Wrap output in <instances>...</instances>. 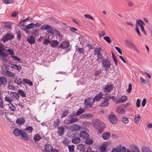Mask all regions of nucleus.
I'll return each instance as SVG.
<instances>
[{
    "mask_svg": "<svg viewBox=\"0 0 152 152\" xmlns=\"http://www.w3.org/2000/svg\"><path fill=\"white\" fill-rule=\"evenodd\" d=\"M3 51L4 50H2L0 52V57L1 56L7 57L8 56V54L4 52Z\"/></svg>",
    "mask_w": 152,
    "mask_h": 152,
    "instance_id": "nucleus-47",
    "label": "nucleus"
},
{
    "mask_svg": "<svg viewBox=\"0 0 152 152\" xmlns=\"http://www.w3.org/2000/svg\"><path fill=\"white\" fill-rule=\"evenodd\" d=\"M6 51H7L9 52V54L11 55V56H13L12 55L14 54V52L11 49H6Z\"/></svg>",
    "mask_w": 152,
    "mask_h": 152,
    "instance_id": "nucleus-53",
    "label": "nucleus"
},
{
    "mask_svg": "<svg viewBox=\"0 0 152 152\" xmlns=\"http://www.w3.org/2000/svg\"><path fill=\"white\" fill-rule=\"evenodd\" d=\"M12 98V97H10L6 96L5 98V100L8 102L9 103H11L13 100L11 98Z\"/></svg>",
    "mask_w": 152,
    "mask_h": 152,
    "instance_id": "nucleus-50",
    "label": "nucleus"
},
{
    "mask_svg": "<svg viewBox=\"0 0 152 152\" xmlns=\"http://www.w3.org/2000/svg\"><path fill=\"white\" fill-rule=\"evenodd\" d=\"M59 43V42H58L56 40H53L50 41V46L53 48L56 47Z\"/></svg>",
    "mask_w": 152,
    "mask_h": 152,
    "instance_id": "nucleus-23",
    "label": "nucleus"
},
{
    "mask_svg": "<svg viewBox=\"0 0 152 152\" xmlns=\"http://www.w3.org/2000/svg\"><path fill=\"white\" fill-rule=\"evenodd\" d=\"M122 121L124 124H126L128 123L129 119L127 118H123L122 119Z\"/></svg>",
    "mask_w": 152,
    "mask_h": 152,
    "instance_id": "nucleus-51",
    "label": "nucleus"
},
{
    "mask_svg": "<svg viewBox=\"0 0 152 152\" xmlns=\"http://www.w3.org/2000/svg\"><path fill=\"white\" fill-rule=\"evenodd\" d=\"M8 105L9 106V107L10 109L13 111L15 110V107L14 105H11V106H10V105Z\"/></svg>",
    "mask_w": 152,
    "mask_h": 152,
    "instance_id": "nucleus-62",
    "label": "nucleus"
},
{
    "mask_svg": "<svg viewBox=\"0 0 152 152\" xmlns=\"http://www.w3.org/2000/svg\"><path fill=\"white\" fill-rule=\"evenodd\" d=\"M108 119L113 124H115L117 121V118L113 113H111L108 116Z\"/></svg>",
    "mask_w": 152,
    "mask_h": 152,
    "instance_id": "nucleus-5",
    "label": "nucleus"
},
{
    "mask_svg": "<svg viewBox=\"0 0 152 152\" xmlns=\"http://www.w3.org/2000/svg\"><path fill=\"white\" fill-rule=\"evenodd\" d=\"M66 128V126H64V127L62 126L58 127V130L57 132L59 135H62L64 134V129Z\"/></svg>",
    "mask_w": 152,
    "mask_h": 152,
    "instance_id": "nucleus-9",
    "label": "nucleus"
},
{
    "mask_svg": "<svg viewBox=\"0 0 152 152\" xmlns=\"http://www.w3.org/2000/svg\"><path fill=\"white\" fill-rule=\"evenodd\" d=\"M68 113L69 112L68 110H65L62 113L61 117L62 118L63 117H65L68 114Z\"/></svg>",
    "mask_w": 152,
    "mask_h": 152,
    "instance_id": "nucleus-52",
    "label": "nucleus"
},
{
    "mask_svg": "<svg viewBox=\"0 0 152 152\" xmlns=\"http://www.w3.org/2000/svg\"><path fill=\"white\" fill-rule=\"evenodd\" d=\"M103 94L102 93H100L97 95L93 99L94 101H98L100 100L101 98L102 97Z\"/></svg>",
    "mask_w": 152,
    "mask_h": 152,
    "instance_id": "nucleus-18",
    "label": "nucleus"
},
{
    "mask_svg": "<svg viewBox=\"0 0 152 152\" xmlns=\"http://www.w3.org/2000/svg\"><path fill=\"white\" fill-rule=\"evenodd\" d=\"M127 99V97L126 96H122L120 99H117L116 101V104L121 103L126 101Z\"/></svg>",
    "mask_w": 152,
    "mask_h": 152,
    "instance_id": "nucleus-16",
    "label": "nucleus"
},
{
    "mask_svg": "<svg viewBox=\"0 0 152 152\" xmlns=\"http://www.w3.org/2000/svg\"><path fill=\"white\" fill-rule=\"evenodd\" d=\"M85 109L84 108H80L79 110L77 112L76 115H80L83 113L85 110Z\"/></svg>",
    "mask_w": 152,
    "mask_h": 152,
    "instance_id": "nucleus-39",
    "label": "nucleus"
},
{
    "mask_svg": "<svg viewBox=\"0 0 152 152\" xmlns=\"http://www.w3.org/2000/svg\"><path fill=\"white\" fill-rule=\"evenodd\" d=\"M140 119V115L137 114L135 115L134 116V121L136 124H137L139 121Z\"/></svg>",
    "mask_w": 152,
    "mask_h": 152,
    "instance_id": "nucleus-31",
    "label": "nucleus"
},
{
    "mask_svg": "<svg viewBox=\"0 0 152 152\" xmlns=\"http://www.w3.org/2000/svg\"><path fill=\"white\" fill-rule=\"evenodd\" d=\"M77 50L79 53L81 54H83L84 53V50L82 48H78Z\"/></svg>",
    "mask_w": 152,
    "mask_h": 152,
    "instance_id": "nucleus-56",
    "label": "nucleus"
},
{
    "mask_svg": "<svg viewBox=\"0 0 152 152\" xmlns=\"http://www.w3.org/2000/svg\"><path fill=\"white\" fill-rule=\"evenodd\" d=\"M53 29L52 27L47 24H45L42 26L40 28L41 30H46L47 32L51 34H53V32H52Z\"/></svg>",
    "mask_w": 152,
    "mask_h": 152,
    "instance_id": "nucleus-4",
    "label": "nucleus"
},
{
    "mask_svg": "<svg viewBox=\"0 0 152 152\" xmlns=\"http://www.w3.org/2000/svg\"><path fill=\"white\" fill-rule=\"evenodd\" d=\"M93 140L91 139L87 138L85 140V142L87 145H90L92 144L93 142Z\"/></svg>",
    "mask_w": 152,
    "mask_h": 152,
    "instance_id": "nucleus-34",
    "label": "nucleus"
},
{
    "mask_svg": "<svg viewBox=\"0 0 152 152\" xmlns=\"http://www.w3.org/2000/svg\"><path fill=\"white\" fill-rule=\"evenodd\" d=\"M72 142L74 144H77L80 142V139L79 137H75L72 140Z\"/></svg>",
    "mask_w": 152,
    "mask_h": 152,
    "instance_id": "nucleus-27",
    "label": "nucleus"
},
{
    "mask_svg": "<svg viewBox=\"0 0 152 152\" xmlns=\"http://www.w3.org/2000/svg\"><path fill=\"white\" fill-rule=\"evenodd\" d=\"M25 122V120L23 117H20L17 118L16 123L17 124L20 125L23 124Z\"/></svg>",
    "mask_w": 152,
    "mask_h": 152,
    "instance_id": "nucleus-19",
    "label": "nucleus"
},
{
    "mask_svg": "<svg viewBox=\"0 0 152 152\" xmlns=\"http://www.w3.org/2000/svg\"><path fill=\"white\" fill-rule=\"evenodd\" d=\"M141 149L142 152H152L149 148L145 146H142Z\"/></svg>",
    "mask_w": 152,
    "mask_h": 152,
    "instance_id": "nucleus-33",
    "label": "nucleus"
},
{
    "mask_svg": "<svg viewBox=\"0 0 152 152\" xmlns=\"http://www.w3.org/2000/svg\"><path fill=\"white\" fill-rule=\"evenodd\" d=\"M12 66L13 68L16 69L18 70H20L21 69V66L17 65L15 64H13Z\"/></svg>",
    "mask_w": 152,
    "mask_h": 152,
    "instance_id": "nucleus-44",
    "label": "nucleus"
},
{
    "mask_svg": "<svg viewBox=\"0 0 152 152\" xmlns=\"http://www.w3.org/2000/svg\"><path fill=\"white\" fill-rule=\"evenodd\" d=\"M52 32H53V34H55L58 36L60 35V32L56 29H55L54 30H53Z\"/></svg>",
    "mask_w": 152,
    "mask_h": 152,
    "instance_id": "nucleus-48",
    "label": "nucleus"
},
{
    "mask_svg": "<svg viewBox=\"0 0 152 152\" xmlns=\"http://www.w3.org/2000/svg\"><path fill=\"white\" fill-rule=\"evenodd\" d=\"M15 83L18 85H20L21 84H23V83L21 81V80L19 79H15L14 80Z\"/></svg>",
    "mask_w": 152,
    "mask_h": 152,
    "instance_id": "nucleus-40",
    "label": "nucleus"
},
{
    "mask_svg": "<svg viewBox=\"0 0 152 152\" xmlns=\"http://www.w3.org/2000/svg\"><path fill=\"white\" fill-rule=\"evenodd\" d=\"M105 100V101L104 102V103H105L104 104H106V102H107L108 101V100L111 98V97L110 96V94H106L104 95V97H103Z\"/></svg>",
    "mask_w": 152,
    "mask_h": 152,
    "instance_id": "nucleus-26",
    "label": "nucleus"
},
{
    "mask_svg": "<svg viewBox=\"0 0 152 152\" xmlns=\"http://www.w3.org/2000/svg\"><path fill=\"white\" fill-rule=\"evenodd\" d=\"M23 81L24 82V83L29 85L31 86L33 85V83L32 82L30 81L29 80L25 78L23 79Z\"/></svg>",
    "mask_w": 152,
    "mask_h": 152,
    "instance_id": "nucleus-38",
    "label": "nucleus"
},
{
    "mask_svg": "<svg viewBox=\"0 0 152 152\" xmlns=\"http://www.w3.org/2000/svg\"><path fill=\"white\" fill-rule=\"evenodd\" d=\"M116 112L121 114H123L125 113V111L121 106V105H119L117 108Z\"/></svg>",
    "mask_w": 152,
    "mask_h": 152,
    "instance_id": "nucleus-17",
    "label": "nucleus"
},
{
    "mask_svg": "<svg viewBox=\"0 0 152 152\" xmlns=\"http://www.w3.org/2000/svg\"><path fill=\"white\" fill-rule=\"evenodd\" d=\"M3 3L7 4H12L14 2L12 0H2Z\"/></svg>",
    "mask_w": 152,
    "mask_h": 152,
    "instance_id": "nucleus-46",
    "label": "nucleus"
},
{
    "mask_svg": "<svg viewBox=\"0 0 152 152\" xmlns=\"http://www.w3.org/2000/svg\"><path fill=\"white\" fill-rule=\"evenodd\" d=\"M69 46V43L66 41L63 42L60 45V47L62 49L68 48Z\"/></svg>",
    "mask_w": 152,
    "mask_h": 152,
    "instance_id": "nucleus-13",
    "label": "nucleus"
},
{
    "mask_svg": "<svg viewBox=\"0 0 152 152\" xmlns=\"http://www.w3.org/2000/svg\"><path fill=\"white\" fill-rule=\"evenodd\" d=\"M140 80L142 83L144 84H145L147 83V82L146 80L144 79L143 78L140 77Z\"/></svg>",
    "mask_w": 152,
    "mask_h": 152,
    "instance_id": "nucleus-55",
    "label": "nucleus"
},
{
    "mask_svg": "<svg viewBox=\"0 0 152 152\" xmlns=\"http://www.w3.org/2000/svg\"><path fill=\"white\" fill-rule=\"evenodd\" d=\"M92 115L91 114L87 113L83 114L81 115L79 117V118L80 119H83V118H88L91 117Z\"/></svg>",
    "mask_w": 152,
    "mask_h": 152,
    "instance_id": "nucleus-28",
    "label": "nucleus"
},
{
    "mask_svg": "<svg viewBox=\"0 0 152 152\" xmlns=\"http://www.w3.org/2000/svg\"><path fill=\"white\" fill-rule=\"evenodd\" d=\"M18 93L20 95L23 97H25L26 95L24 92L21 90L19 89L18 90Z\"/></svg>",
    "mask_w": 152,
    "mask_h": 152,
    "instance_id": "nucleus-45",
    "label": "nucleus"
},
{
    "mask_svg": "<svg viewBox=\"0 0 152 152\" xmlns=\"http://www.w3.org/2000/svg\"><path fill=\"white\" fill-rule=\"evenodd\" d=\"M78 120L79 118H78L72 117L70 119L68 120V123L69 124H71L74 122L78 121Z\"/></svg>",
    "mask_w": 152,
    "mask_h": 152,
    "instance_id": "nucleus-24",
    "label": "nucleus"
},
{
    "mask_svg": "<svg viewBox=\"0 0 152 152\" xmlns=\"http://www.w3.org/2000/svg\"><path fill=\"white\" fill-rule=\"evenodd\" d=\"M104 39L108 43H110L111 41L110 38L108 36L104 37H103Z\"/></svg>",
    "mask_w": 152,
    "mask_h": 152,
    "instance_id": "nucleus-49",
    "label": "nucleus"
},
{
    "mask_svg": "<svg viewBox=\"0 0 152 152\" xmlns=\"http://www.w3.org/2000/svg\"><path fill=\"white\" fill-rule=\"evenodd\" d=\"M50 41L49 40L45 39L43 41V44H44L45 45H46L48 43H50Z\"/></svg>",
    "mask_w": 152,
    "mask_h": 152,
    "instance_id": "nucleus-54",
    "label": "nucleus"
},
{
    "mask_svg": "<svg viewBox=\"0 0 152 152\" xmlns=\"http://www.w3.org/2000/svg\"><path fill=\"white\" fill-rule=\"evenodd\" d=\"M77 148L80 151L83 152L85 150L84 146L82 144H79L77 146Z\"/></svg>",
    "mask_w": 152,
    "mask_h": 152,
    "instance_id": "nucleus-32",
    "label": "nucleus"
},
{
    "mask_svg": "<svg viewBox=\"0 0 152 152\" xmlns=\"http://www.w3.org/2000/svg\"><path fill=\"white\" fill-rule=\"evenodd\" d=\"M34 26V23H30L26 25V27L23 28V30L25 31L26 33H27L28 32V29L33 28Z\"/></svg>",
    "mask_w": 152,
    "mask_h": 152,
    "instance_id": "nucleus-10",
    "label": "nucleus"
},
{
    "mask_svg": "<svg viewBox=\"0 0 152 152\" xmlns=\"http://www.w3.org/2000/svg\"><path fill=\"white\" fill-rule=\"evenodd\" d=\"M115 48L117 50L119 53L121 55L122 54L121 50L119 48L117 47H115Z\"/></svg>",
    "mask_w": 152,
    "mask_h": 152,
    "instance_id": "nucleus-61",
    "label": "nucleus"
},
{
    "mask_svg": "<svg viewBox=\"0 0 152 152\" xmlns=\"http://www.w3.org/2000/svg\"><path fill=\"white\" fill-rule=\"evenodd\" d=\"M44 150L47 151L48 152H51V150L52 149H53L52 145L49 144H47L44 146Z\"/></svg>",
    "mask_w": 152,
    "mask_h": 152,
    "instance_id": "nucleus-20",
    "label": "nucleus"
},
{
    "mask_svg": "<svg viewBox=\"0 0 152 152\" xmlns=\"http://www.w3.org/2000/svg\"><path fill=\"white\" fill-rule=\"evenodd\" d=\"M21 132H22L20 134V136L22 139L24 140L28 141L29 140V138L27 136V134L23 130H22Z\"/></svg>",
    "mask_w": 152,
    "mask_h": 152,
    "instance_id": "nucleus-15",
    "label": "nucleus"
},
{
    "mask_svg": "<svg viewBox=\"0 0 152 152\" xmlns=\"http://www.w3.org/2000/svg\"><path fill=\"white\" fill-rule=\"evenodd\" d=\"M27 41L31 44H33L35 42V37L31 35L27 38Z\"/></svg>",
    "mask_w": 152,
    "mask_h": 152,
    "instance_id": "nucleus-11",
    "label": "nucleus"
},
{
    "mask_svg": "<svg viewBox=\"0 0 152 152\" xmlns=\"http://www.w3.org/2000/svg\"><path fill=\"white\" fill-rule=\"evenodd\" d=\"M22 130H20L17 128L15 129L13 131V134L15 136H18L20 135L22 132Z\"/></svg>",
    "mask_w": 152,
    "mask_h": 152,
    "instance_id": "nucleus-21",
    "label": "nucleus"
},
{
    "mask_svg": "<svg viewBox=\"0 0 152 152\" xmlns=\"http://www.w3.org/2000/svg\"><path fill=\"white\" fill-rule=\"evenodd\" d=\"M94 102L93 99L89 98L85 100L84 104H93Z\"/></svg>",
    "mask_w": 152,
    "mask_h": 152,
    "instance_id": "nucleus-14",
    "label": "nucleus"
},
{
    "mask_svg": "<svg viewBox=\"0 0 152 152\" xmlns=\"http://www.w3.org/2000/svg\"><path fill=\"white\" fill-rule=\"evenodd\" d=\"M107 144L103 145L100 148V150L101 152L105 151L107 148Z\"/></svg>",
    "mask_w": 152,
    "mask_h": 152,
    "instance_id": "nucleus-36",
    "label": "nucleus"
},
{
    "mask_svg": "<svg viewBox=\"0 0 152 152\" xmlns=\"http://www.w3.org/2000/svg\"><path fill=\"white\" fill-rule=\"evenodd\" d=\"M113 88V86L112 85H107L106 87L104 88V91L105 92H109L111 91Z\"/></svg>",
    "mask_w": 152,
    "mask_h": 152,
    "instance_id": "nucleus-12",
    "label": "nucleus"
},
{
    "mask_svg": "<svg viewBox=\"0 0 152 152\" xmlns=\"http://www.w3.org/2000/svg\"><path fill=\"white\" fill-rule=\"evenodd\" d=\"M97 61L98 62V63H99L102 59L103 57L102 54L97 55Z\"/></svg>",
    "mask_w": 152,
    "mask_h": 152,
    "instance_id": "nucleus-42",
    "label": "nucleus"
},
{
    "mask_svg": "<svg viewBox=\"0 0 152 152\" xmlns=\"http://www.w3.org/2000/svg\"><path fill=\"white\" fill-rule=\"evenodd\" d=\"M102 64L103 67L105 69L110 67L111 65L110 61L106 59H104L103 60Z\"/></svg>",
    "mask_w": 152,
    "mask_h": 152,
    "instance_id": "nucleus-6",
    "label": "nucleus"
},
{
    "mask_svg": "<svg viewBox=\"0 0 152 152\" xmlns=\"http://www.w3.org/2000/svg\"><path fill=\"white\" fill-rule=\"evenodd\" d=\"M14 38V35L8 32L2 37L1 40L4 42H5L8 40L12 39Z\"/></svg>",
    "mask_w": 152,
    "mask_h": 152,
    "instance_id": "nucleus-2",
    "label": "nucleus"
},
{
    "mask_svg": "<svg viewBox=\"0 0 152 152\" xmlns=\"http://www.w3.org/2000/svg\"><path fill=\"white\" fill-rule=\"evenodd\" d=\"M5 73L7 75L12 78L14 77L15 76V75L9 71H6Z\"/></svg>",
    "mask_w": 152,
    "mask_h": 152,
    "instance_id": "nucleus-37",
    "label": "nucleus"
},
{
    "mask_svg": "<svg viewBox=\"0 0 152 152\" xmlns=\"http://www.w3.org/2000/svg\"><path fill=\"white\" fill-rule=\"evenodd\" d=\"M60 122L58 121H55L54 122L53 126L55 127H56L58 126V124H59Z\"/></svg>",
    "mask_w": 152,
    "mask_h": 152,
    "instance_id": "nucleus-63",
    "label": "nucleus"
},
{
    "mask_svg": "<svg viewBox=\"0 0 152 152\" xmlns=\"http://www.w3.org/2000/svg\"><path fill=\"white\" fill-rule=\"evenodd\" d=\"M84 17L86 18H88L91 19L92 20H94V18L93 17L89 14H86L84 15Z\"/></svg>",
    "mask_w": 152,
    "mask_h": 152,
    "instance_id": "nucleus-58",
    "label": "nucleus"
},
{
    "mask_svg": "<svg viewBox=\"0 0 152 152\" xmlns=\"http://www.w3.org/2000/svg\"><path fill=\"white\" fill-rule=\"evenodd\" d=\"M33 129V128L30 126L26 127L25 129V130L28 131V132L29 133H31Z\"/></svg>",
    "mask_w": 152,
    "mask_h": 152,
    "instance_id": "nucleus-43",
    "label": "nucleus"
},
{
    "mask_svg": "<svg viewBox=\"0 0 152 152\" xmlns=\"http://www.w3.org/2000/svg\"><path fill=\"white\" fill-rule=\"evenodd\" d=\"M132 89V85L131 84H130L129 85L128 88L127 90V91L129 93H130L131 92V91Z\"/></svg>",
    "mask_w": 152,
    "mask_h": 152,
    "instance_id": "nucleus-57",
    "label": "nucleus"
},
{
    "mask_svg": "<svg viewBox=\"0 0 152 152\" xmlns=\"http://www.w3.org/2000/svg\"><path fill=\"white\" fill-rule=\"evenodd\" d=\"M110 132H106L103 133L102 136L103 139L106 140L110 138Z\"/></svg>",
    "mask_w": 152,
    "mask_h": 152,
    "instance_id": "nucleus-22",
    "label": "nucleus"
},
{
    "mask_svg": "<svg viewBox=\"0 0 152 152\" xmlns=\"http://www.w3.org/2000/svg\"><path fill=\"white\" fill-rule=\"evenodd\" d=\"M102 48L100 47L96 48L94 50V54L96 55L101 54L100 52Z\"/></svg>",
    "mask_w": 152,
    "mask_h": 152,
    "instance_id": "nucleus-29",
    "label": "nucleus"
},
{
    "mask_svg": "<svg viewBox=\"0 0 152 152\" xmlns=\"http://www.w3.org/2000/svg\"><path fill=\"white\" fill-rule=\"evenodd\" d=\"M11 57L14 59L15 60L19 61L20 60V59L18 58L17 56H11Z\"/></svg>",
    "mask_w": 152,
    "mask_h": 152,
    "instance_id": "nucleus-60",
    "label": "nucleus"
},
{
    "mask_svg": "<svg viewBox=\"0 0 152 152\" xmlns=\"http://www.w3.org/2000/svg\"><path fill=\"white\" fill-rule=\"evenodd\" d=\"M136 23L135 24L136 28H138L139 27H140L141 31L144 33H145V31L144 30V26H145L144 23L140 20H136Z\"/></svg>",
    "mask_w": 152,
    "mask_h": 152,
    "instance_id": "nucleus-3",
    "label": "nucleus"
},
{
    "mask_svg": "<svg viewBox=\"0 0 152 152\" xmlns=\"http://www.w3.org/2000/svg\"><path fill=\"white\" fill-rule=\"evenodd\" d=\"M42 138V137L38 134L35 135L34 137V139L36 142L39 141Z\"/></svg>",
    "mask_w": 152,
    "mask_h": 152,
    "instance_id": "nucleus-30",
    "label": "nucleus"
},
{
    "mask_svg": "<svg viewBox=\"0 0 152 152\" xmlns=\"http://www.w3.org/2000/svg\"><path fill=\"white\" fill-rule=\"evenodd\" d=\"M11 97L12 96V98H14L15 99H18L19 98V96L18 93L12 92L11 93Z\"/></svg>",
    "mask_w": 152,
    "mask_h": 152,
    "instance_id": "nucleus-35",
    "label": "nucleus"
},
{
    "mask_svg": "<svg viewBox=\"0 0 152 152\" xmlns=\"http://www.w3.org/2000/svg\"><path fill=\"white\" fill-rule=\"evenodd\" d=\"M68 147L69 152H74L75 146L74 145H68Z\"/></svg>",
    "mask_w": 152,
    "mask_h": 152,
    "instance_id": "nucleus-41",
    "label": "nucleus"
},
{
    "mask_svg": "<svg viewBox=\"0 0 152 152\" xmlns=\"http://www.w3.org/2000/svg\"><path fill=\"white\" fill-rule=\"evenodd\" d=\"M133 150L134 152H140L139 148L136 146H134V148Z\"/></svg>",
    "mask_w": 152,
    "mask_h": 152,
    "instance_id": "nucleus-64",
    "label": "nucleus"
},
{
    "mask_svg": "<svg viewBox=\"0 0 152 152\" xmlns=\"http://www.w3.org/2000/svg\"><path fill=\"white\" fill-rule=\"evenodd\" d=\"M117 152H121V145H120L117 147Z\"/></svg>",
    "mask_w": 152,
    "mask_h": 152,
    "instance_id": "nucleus-59",
    "label": "nucleus"
},
{
    "mask_svg": "<svg viewBox=\"0 0 152 152\" xmlns=\"http://www.w3.org/2000/svg\"><path fill=\"white\" fill-rule=\"evenodd\" d=\"M81 128V126L77 124H74L71 126L70 129L72 131H77Z\"/></svg>",
    "mask_w": 152,
    "mask_h": 152,
    "instance_id": "nucleus-8",
    "label": "nucleus"
},
{
    "mask_svg": "<svg viewBox=\"0 0 152 152\" xmlns=\"http://www.w3.org/2000/svg\"><path fill=\"white\" fill-rule=\"evenodd\" d=\"M7 83V79L4 77H0V85H5Z\"/></svg>",
    "mask_w": 152,
    "mask_h": 152,
    "instance_id": "nucleus-25",
    "label": "nucleus"
},
{
    "mask_svg": "<svg viewBox=\"0 0 152 152\" xmlns=\"http://www.w3.org/2000/svg\"><path fill=\"white\" fill-rule=\"evenodd\" d=\"M79 135L80 137L85 139L88 138L90 137L88 134L86 132L84 131H82L81 132Z\"/></svg>",
    "mask_w": 152,
    "mask_h": 152,
    "instance_id": "nucleus-7",
    "label": "nucleus"
},
{
    "mask_svg": "<svg viewBox=\"0 0 152 152\" xmlns=\"http://www.w3.org/2000/svg\"><path fill=\"white\" fill-rule=\"evenodd\" d=\"M93 126L99 131V133H101L104 129L105 124L99 120L96 119L94 123Z\"/></svg>",
    "mask_w": 152,
    "mask_h": 152,
    "instance_id": "nucleus-1",
    "label": "nucleus"
}]
</instances>
